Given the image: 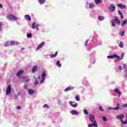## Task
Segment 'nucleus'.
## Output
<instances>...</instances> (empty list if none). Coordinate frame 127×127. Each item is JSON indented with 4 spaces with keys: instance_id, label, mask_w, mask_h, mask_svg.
Wrapping results in <instances>:
<instances>
[{
    "instance_id": "obj_39",
    "label": "nucleus",
    "mask_w": 127,
    "mask_h": 127,
    "mask_svg": "<svg viewBox=\"0 0 127 127\" xmlns=\"http://www.w3.org/2000/svg\"><path fill=\"white\" fill-rule=\"evenodd\" d=\"M112 25L113 26H116V24L115 23V20H113V21L112 22Z\"/></svg>"
},
{
    "instance_id": "obj_30",
    "label": "nucleus",
    "mask_w": 127,
    "mask_h": 127,
    "mask_svg": "<svg viewBox=\"0 0 127 127\" xmlns=\"http://www.w3.org/2000/svg\"><path fill=\"white\" fill-rule=\"evenodd\" d=\"M119 47L120 48H124V43L123 42H121L119 44Z\"/></svg>"
},
{
    "instance_id": "obj_22",
    "label": "nucleus",
    "mask_w": 127,
    "mask_h": 127,
    "mask_svg": "<svg viewBox=\"0 0 127 127\" xmlns=\"http://www.w3.org/2000/svg\"><path fill=\"white\" fill-rule=\"evenodd\" d=\"M118 6L120 8H126L127 6L125 5H122V4H118Z\"/></svg>"
},
{
    "instance_id": "obj_37",
    "label": "nucleus",
    "mask_w": 127,
    "mask_h": 127,
    "mask_svg": "<svg viewBox=\"0 0 127 127\" xmlns=\"http://www.w3.org/2000/svg\"><path fill=\"white\" fill-rule=\"evenodd\" d=\"M95 1L96 2V3H100L102 2L101 0H95Z\"/></svg>"
},
{
    "instance_id": "obj_50",
    "label": "nucleus",
    "mask_w": 127,
    "mask_h": 127,
    "mask_svg": "<svg viewBox=\"0 0 127 127\" xmlns=\"http://www.w3.org/2000/svg\"><path fill=\"white\" fill-rule=\"evenodd\" d=\"M2 7H3V6L2 5V4L0 3V8H2Z\"/></svg>"
},
{
    "instance_id": "obj_4",
    "label": "nucleus",
    "mask_w": 127,
    "mask_h": 127,
    "mask_svg": "<svg viewBox=\"0 0 127 127\" xmlns=\"http://www.w3.org/2000/svg\"><path fill=\"white\" fill-rule=\"evenodd\" d=\"M11 93V85H9L6 90V95L7 96Z\"/></svg>"
},
{
    "instance_id": "obj_5",
    "label": "nucleus",
    "mask_w": 127,
    "mask_h": 127,
    "mask_svg": "<svg viewBox=\"0 0 127 127\" xmlns=\"http://www.w3.org/2000/svg\"><path fill=\"white\" fill-rule=\"evenodd\" d=\"M89 120L91 123H94V122H96L95 121V116H94L92 114H90L89 115Z\"/></svg>"
},
{
    "instance_id": "obj_3",
    "label": "nucleus",
    "mask_w": 127,
    "mask_h": 127,
    "mask_svg": "<svg viewBox=\"0 0 127 127\" xmlns=\"http://www.w3.org/2000/svg\"><path fill=\"white\" fill-rule=\"evenodd\" d=\"M46 77V72L45 71H43L42 74V80L40 82L41 84H42L44 81H45V78Z\"/></svg>"
},
{
    "instance_id": "obj_20",
    "label": "nucleus",
    "mask_w": 127,
    "mask_h": 127,
    "mask_svg": "<svg viewBox=\"0 0 127 127\" xmlns=\"http://www.w3.org/2000/svg\"><path fill=\"white\" fill-rule=\"evenodd\" d=\"M70 113L71 114V115H72L73 116L74 115H78V112H77V111H75V110H72L70 112Z\"/></svg>"
},
{
    "instance_id": "obj_55",
    "label": "nucleus",
    "mask_w": 127,
    "mask_h": 127,
    "mask_svg": "<svg viewBox=\"0 0 127 127\" xmlns=\"http://www.w3.org/2000/svg\"><path fill=\"white\" fill-rule=\"evenodd\" d=\"M120 120H121V122L123 123V122H124V121L123 120V119H120Z\"/></svg>"
},
{
    "instance_id": "obj_34",
    "label": "nucleus",
    "mask_w": 127,
    "mask_h": 127,
    "mask_svg": "<svg viewBox=\"0 0 127 127\" xmlns=\"http://www.w3.org/2000/svg\"><path fill=\"white\" fill-rule=\"evenodd\" d=\"M35 86H36L37 85H38L39 83H38V79H36L35 82L34 83Z\"/></svg>"
},
{
    "instance_id": "obj_13",
    "label": "nucleus",
    "mask_w": 127,
    "mask_h": 127,
    "mask_svg": "<svg viewBox=\"0 0 127 127\" xmlns=\"http://www.w3.org/2000/svg\"><path fill=\"white\" fill-rule=\"evenodd\" d=\"M114 92L115 93H116L117 94H119V97H121V95H122V92H121V91H120V90H119V89L116 88L114 90Z\"/></svg>"
},
{
    "instance_id": "obj_24",
    "label": "nucleus",
    "mask_w": 127,
    "mask_h": 127,
    "mask_svg": "<svg viewBox=\"0 0 127 127\" xmlns=\"http://www.w3.org/2000/svg\"><path fill=\"white\" fill-rule=\"evenodd\" d=\"M36 28V23H35V22H34L32 24V28H33V29H35Z\"/></svg>"
},
{
    "instance_id": "obj_45",
    "label": "nucleus",
    "mask_w": 127,
    "mask_h": 127,
    "mask_svg": "<svg viewBox=\"0 0 127 127\" xmlns=\"http://www.w3.org/2000/svg\"><path fill=\"white\" fill-rule=\"evenodd\" d=\"M125 35V31H123L122 33H121V36H124Z\"/></svg>"
},
{
    "instance_id": "obj_6",
    "label": "nucleus",
    "mask_w": 127,
    "mask_h": 127,
    "mask_svg": "<svg viewBox=\"0 0 127 127\" xmlns=\"http://www.w3.org/2000/svg\"><path fill=\"white\" fill-rule=\"evenodd\" d=\"M69 104L73 108H77V107H78V104L77 103L75 104V102H74L73 101L69 102Z\"/></svg>"
},
{
    "instance_id": "obj_28",
    "label": "nucleus",
    "mask_w": 127,
    "mask_h": 127,
    "mask_svg": "<svg viewBox=\"0 0 127 127\" xmlns=\"http://www.w3.org/2000/svg\"><path fill=\"white\" fill-rule=\"evenodd\" d=\"M94 7H95V4L92 3H89V8H94Z\"/></svg>"
},
{
    "instance_id": "obj_11",
    "label": "nucleus",
    "mask_w": 127,
    "mask_h": 127,
    "mask_svg": "<svg viewBox=\"0 0 127 127\" xmlns=\"http://www.w3.org/2000/svg\"><path fill=\"white\" fill-rule=\"evenodd\" d=\"M89 127H98V124H97L96 121H94V123L92 124L91 125H88Z\"/></svg>"
},
{
    "instance_id": "obj_33",
    "label": "nucleus",
    "mask_w": 127,
    "mask_h": 127,
    "mask_svg": "<svg viewBox=\"0 0 127 127\" xmlns=\"http://www.w3.org/2000/svg\"><path fill=\"white\" fill-rule=\"evenodd\" d=\"M27 37L28 38H31L32 37V34H31V33L27 34Z\"/></svg>"
},
{
    "instance_id": "obj_14",
    "label": "nucleus",
    "mask_w": 127,
    "mask_h": 127,
    "mask_svg": "<svg viewBox=\"0 0 127 127\" xmlns=\"http://www.w3.org/2000/svg\"><path fill=\"white\" fill-rule=\"evenodd\" d=\"M115 19L114 20V21H115V22H116V23H117V24L118 25L121 24V21L119 20V19L118 18V17L115 16Z\"/></svg>"
},
{
    "instance_id": "obj_7",
    "label": "nucleus",
    "mask_w": 127,
    "mask_h": 127,
    "mask_svg": "<svg viewBox=\"0 0 127 127\" xmlns=\"http://www.w3.org/2000/svg\"><path fill=\"white\" fill-rule=\"evenodd\" d=\"M109 110H116L118 111V110L120 109V104L118 103L117 104V107L115 108H112V107H109L108 108Z\"/></svg>"
},
{
    "instance_id": "obj_46",
    "label": "nucleus",
    "mask_w": 127,
    "mask_h": 127,
    "mask_svg": "<svg viewBox=\"0 0 127 127\" xmlns=\"http://www.w3.org/2000/svg\"><path fill=\"white\" fill-rule=\"evenodd\" d=\"M21 78L22 79H26V78H27V76H21Z\"/></svg>"
},
{
    "instance_id": "obj_54",
    "label": "nucleus",
    "mask_w": 127,
    "mask_h": 127,
    "mask_svg": "<svg viewBox=\"0 0 127 127\" xmlns=\"http://www.w3.org/2000/svg\"><path fill=\"white\" fill-rule=\"evenodd\" d=\"M119 70H122V66L121 65L119 66Z\"/></svg>"
},
{
    "instance_id": "obj_38",
    "label": "nucleus",
    "mask_w": 127,
    "mask_h": 127,
    "mask_svg": "<svg viewBox=\"0 0 127 127\" xmlns=\"http://www.w3.org/2000/svg\"><path fill=\"white\" fill-rule=\"evenodd\" d=\"M2 25H3V24H2V22H0V31H1L2 29Z\"/></svg>"
},
{
    "instance_id": "obj_42",
    "label": "nucleus",
    "mask_w": 127,
    "mask_h": 127,
    "mask_svg": "<svg viewBox=\"0 0 127 127\" xmlns=\"http://www.w3.org/2000/svg\"><path fill=\"white\" fill-rule=\"evenodd\" d=\"M116 58H117V59L118 60H120V59H121V57H120V56H117V55H116Z\"/></svg>"
},
{
    "instance_id": "obj_23",
    "label": "nucleus",
    "mask_w": 127,
    "mask_h": 127,
    "mask_svg": "<svg viewBox=\"0 0 127 127\" xmlns=\"http://www.w3.org/2000/svg\"><path fill=\"white\" fill-rule=\"evenodd\" d=\"M127 24V20H124L123 23L121 24L122 26H124L125 25H126Z\"/></svg>"
},
{
    "instance_id": "obj_41",
    "label": "nucleus",
    "mask_w": 127,
    "mask_h": 127,
    "mask_svg": "<svg viewBox=\"0 0 127 127\" xmlns=\"http://www.w3.org/2000/svg\"><path fill=\"white\" fill-rule=\"evenodd\" d=\"M102 119H103V120L104 121V122H107V118H106V117H102Z\"/></svg>"
},
{
    "instance_id": "obj_53",
    "label": "nucleus",
    "mask_w": 127,
    "mask_h": 127,
    "mask_svg": "<svg viewBox=\"0 0 127 127\" xmlns=\"http://www.w3.org/2000/svg\"><path fill=\"white\" fill-rule=\"evenodd\" d=\"M24 88H25V89H26V88H27V85H25L24 86Z\"/></svg>"
},
{
    "instance_id": "obj_36",
    "label": "nucleus",
    "mask_w": 127,
    "mask_h": 127,
    "mask_svg": "<svg viewBox=\"0 0 127 127\" xmlns=\"http://www.w3.org/2000/svg\"><path fill=\"white\" fill-rule=\"evenodd\" d=\"M43 108H44V109H45V108L49 109V106H48V105H47V104H45V105L43 106Z\"/></svg>"
},
{
    "instance_id": "obj_43",
    "label": "nucleus",
    "mask_w": 127,
    "mask_h": 127,
    "mask_svg": "<svg viewBox=\"0 0 127 127\" xmlns=\"http://www.w3.org/2000/svg\"><path fill=\"white\" fill-rule=\"evenodd\" d=\"M29 81H30V79H27L25 81V83L26 84V83H27V82H29Z\"/></svg>"
},
{
    "instance_id": "obj_12",
    "label": "nucleus",
    "mask_w": 127,
    "mask_h": 127,
    "mask_svg": "<svg viewBox=\"0 0 127 127\" xmlns=\"http://www.w3.org/2000/svg\"><path fill=\"white\" fill-rule=\"evenodd\" d=\"M25 19H26V20H28V21H31V17H30V15H25Z\"/></svg>"
},
{
    "instance_id": "obj_19",
    "label": "nucleus",
    "mask_w": 127,
    "mask_h": 127,
    "mask_svg": "<svg viewBox=\"0 0 127 127\" xmlns=\"http://www.w3.org/2000/svg\"><path fill=\"white\" fill-rule=\"evenodd\" d=\"M28 93L29 95H32L34 94V91L32 89H29L28 90Z\"/></svg>"
},
{
    "instance_id": "obj_17",
    "label": "nucleus",
    "mask_w": 127,
    "mask_h": 127,
    "mask_svg": "<svg viewBox=\"0 0 127 127\" xmlns=\"http://www.w3.org/2000/svg\"><path fill=\"white\" fill-rule=\"evenodd\" d=\"M22 73H23V70H20L19 71H18V72L17 73V77H20V76L21 75V74H22Z\"/></svg>"
},
{
    "instance_id": "obj_32",
    "label": "nucleus",
    "mask_w": 127,
    "mask_h": 127,
    "mask_svg": "<svg viewBox=\"0 0 127 127\" xmlns=\"http://www.w3.org/2000/svg\"><path fill=\"white\" fill-rule=\"evenodd\" d=\"M75 100L79 102L80 101V96L79 95H76L75 96Z\"/></svg>"
},
{
    "instance_id": "obj_8",
    "label": "nucleus",
    "mask_w": 127,
    "mask_h": 127,
    "mask_svg": "<svg viewBox=\"0 0 127 127\" xmlns=\"http://www.w3.org/2000/svg\"><path fill=\"white\" fill-rule=\"evenodd\" d=\"M72 90H74V87L69 86L64 89V92H68V91H72Z\"/></svg>"
},
{
    "instance_id": "obj_44",
    "label": "nucleus",
    "mask_w": 127,
    "mask_h": 127,
    "mask_svg": "<svg viewBox=\"0 0 127 127\" xmlns=\"http://www.w3.org/2000/svg\"><path fill=\"white\" fill-rule=\"evenodd\" d=\"M99 109H100V111H101L102 112H104V109L102 108V107L100 106V107H99Z\"/></svg>"
},
{
    "instance_id": "obj_25",
    "label": "nucleus",
    "mask_w": 127,
    "mask_h": 127,
    "mask_svg": "<svg viewBox=\"0 0 127 127\" xmlns=\"http://www.w3.org/2000/svg\"><path fill=\"white\" fill-rule=\"evenodd\" d=\"M56 65H57V66L58 67H59V68H61L62 65H61V64H60V61H58L57 62Z\"/></svg>"
},
{
    "instance_id": "obj_26",
    "label": "nucleus",
    "mask_w": 127,
    "mask_h": 127,
    "mask_svg": "<svg viewBox=\"0 0 127 127\" xmlns=\"http://www.w3.org/2000/svg\"><path fill=\"white\" fill-rule=\"evenodd\" d=\"M98 19L100 21L104 20V19H105V17L103 16H98Z\"/></svg>"
},
{
    "instance_id": "obj_49",
    "label": "nucleus",
    "mask_w": 127,
    "mask_h": 127,
    "mask_svg": "<svg viewBox=\"0 0 127 127\" xmlns=\"http://www.w3.org/2000/svg\"><path fill=\"white\" fill-rule=\"evenodd\" d=\"M123 67H124V69H126V68H127V65H126V64H123Z\"/></svg>"
},
{
    "instance_id": "obj_9",
    "label": "nucleus",
    "mask_w": 127,
    "mask_h": 127,
    "mask_svg": "<svg viewBox=\"0 0 127 127\" xmlns=\"http://www.w3.org/2000/svg\"><path fill=\"white\" fill-rule=\"evenodd\" d=\"M44 43H45V42H43L41 44H40L39 45V46L37 47L36 51H37L38 50H39V49H40V48L43 47L44 46Z\"/></svg>"
},
{
    "instance_id": "obj_2",
    "label": "nucleus",
    "mask_w": 127,
    "mask_h": 127,
    "mask_svg": "<svg viewBox=\"0 0 127 127\" xmlns=\"http://www.w3.org/2000/svg\"><path fill=\"white\" fill-rule=\"evenodd\" d=\"M108 10L111 12H114L116 10V6L114 4H111L110 6L108 7Z\"/></svg>"
},
{
    "instance_id": "obj_1",
    "label": "nucleus",
    "mask_w": 127,
    "mask_h": 127,
    "mask_svg": "<svg viewBox=\"0 0 127 127\" xmlns=\"http://www.w3.org/2000/svg\"><path fill=\"white\" fill-rule=\"evenodd\" d=\"M7 18L9 20H17L18 19V18L13 16L12 14L8 15Z\"/></svg>"
},
{
    "instance_id": "obj_10",
    "label": "nucleus",
    "mask_w": 127,
    "mask_h": 127,
    "mask_svg": "<svg viewBox=\"0 0 127 127\" xmlns=\"http://www.w3.org/2000/svg\"><path fill=\"white\" fill-rule=\"evenodd\" d=\"M18 44H19V43L16 41H11L9 43V45L12 46V45H18Z\"/></svg>"
},
{
    "instance_id": "obj_21",
    "label": "nucleus",
    "mask_w": 127,
    "mask_h": 127,
    "mask_svg": "<svg viewBox=\"0 0 127 127\" xmlns=\"http://www.w3.org/2000/svg\"><path fill=\"white\" fill-rule=\"evenodd\" d=\"M124 115L123 114H121L120 116H117V119H118V120H122V119H124Z\"/></svg>"
},
{
    "instance_id": "obj_31",
    "label": "nucleus",
    "mask_w": 127,
    "mask_h": 127,
    "mask_svg": "<svg viewBox=\"0 0 127 127\" xmlns=\"http://www.w3.org/2000/svg\"><path fill=\"white\" fill-rule=\"evenodd\" d=\"M9 42L8 41L6 42L4 44L5 47H7L9 46Z\"/></svg>"
},
{
    "instance_id": "obj_29",
    "label": "nucleus",
    "mask_w": 127,
    "mask_h": 127,
    "mask_svg": "<svg viewBox=\"0 0 127 127\" xmlns=\"http://www.w3.org/2000/svg\"><path fill=\"white\" fill-rule=\"evenodd\" d=\"M118 13L121 15V18H124V15H123V13L121 12V10H118Z\"/></svg>"
},
{
    "instance_id": "obj_57",
    "label": "nucleus",
    "mask_w": 127,
    "mask_h": 127,
    "mask_svg": "<svg viewBox=\"0 0 127 127\" xmlns=\"http://www.w3.org/2000/svg\"><path fill=\"white\" fill-rule=\"evenodd\" d=\"M40 79V77H39V79Z\"/></svg>"
},
{
    "instance_id": "obj_40",
    "label": "nucleus",
    "mask_w": 127,
    "mask_h": 127,
    "mask_svg": "<svg viewBox=\"0 0 127 127\" xmlns=\"http://www.w3.org/2000/svg\"><path fill=\"white\" fill-rule=\"evenodd\" d=\"M89 39L86 40V42L85 43V46H88V42H89Z\"/></svg>"
},
{
    "instance_id": "obj_35",
    "label": "nucleus",
    "mask_w": 127,
    "mask_h": 127,
    "mask_svg": "<svg viewBox=\"0 0 127 127\" xmlns=\"http://www.w3.org/2000/svg\"><path fill=\"white\" fill-rule=\"evenodd\" d=\"M84 114H85V115H89V112H88V111L86 109H84Z\"/></svg>"
},
{
    "instance_id": "obj_47",
    "label": "nucleus",
    "mask_w": 127,
    "mask_h": 127,
    "mask_svg": "<svg viewBox=\"0 0 127 127\" xmlns=\"http://www.w3.org/2000/svg\"><path fill=\"white\" fill-rule=\"evenodd\" d=\"M38 25H39V24H37L36 26V28L37 29V30H39V29L38 28Z\"/></svg>"
},
{
    "instance_id": "obj_56",
    "label": "nucleus",
    "mask_w": 127,
    "mask_h": 127,
    "mask_svg": "<svg viewBox=\"0 0 127 127\" xmlns=\"http://www.w3.org/2000/svg\"><path fill=\"white\" fill-rule=\"evenodd\" d=\"M125 77H127V74H126V75H125Z\"/></svg>"
},
{
    "instance_id": "obj_51",
    "label": "nucleus",
    "mask_w": 127,
    "mask_h": 127,
    "mask_svg": "<svg viewBox=\"0 0 127 127\" xmlns=\"http://www.w3.org/2000/svg\"><path fill=\"white\" fill-rule=\"evenodd\" d=\"M123 106L125 107V108H127V104H125L123 105Z\"/></svg>"
},
{
    "instance_id": "obj_16",
    "label": "nucleus",
    "mask_w": 127,
    "mask_h": 127,
    "mask_svg": "<svg viewBox=\"0 0 127 127\" xmlns=\"http://www.w3.org/2000/svg\"><path fill=\"white\" fill-rule=\"evenodd\" d=\"M116 57H117V54H114L112 56H108L107 58H108V59H115V58H116Z\"/></svg>"
},
{
    "instance_id": "obj_15",
    "label": "nucleus",
    "mask_w": 127,
    "mask_h": 127,
    "mask_svg": "<svg viewBox=\"0 0 127 127\" xmlns=\"http://www.w3.org/2000/svg\"><path fill=\"white\" fill-rule=\"evenodd\" d=\"M57 55H58V52H56L54 54L50 55V57H51V58H55Z\"/></svg>"
},
{
    "instance_id": "obj_27",
    "label": "nucleus",
    "mask_w": 127,
    "mask_h": 127,
    "mask_svg": "<svg viewBox=\"0 0 127 127\" xmlns=\"http://www.w3.org/2000/svg\"><path fill=\"white\" fill-rule=\"evenodd\" d=\"M45 1H46V0H39V2L40 3V4H43V3H45Z\"/></svg>"
},
{
    "instance_id": "obj_18",
    "label": "nucleus",
    "mask_w": 127,
    "mask_h": 127,
    "mask_svg": "<svg viewBox=\"0 0 127 127\" xmlns=\"http://www.w3.org/2000/svg\"><path fill=\"white\" fill-rule=\"evenodd\" d=\"M32 71L33 73H35L37 71V65L33 66Z\"/></svg>"
},
{
    "instance_id": "obj_48",
    "label": "nucleus",
    "mask_w": 127,
    "mask_h": 127,
    "mask_svg": "<svg viewBox=\"0 0 127 127\" xmlns=\"http://www.w3.org/2000/svg\"><path fill=\"white\" fill-rule=\"evenodd\" d=\"M21 109V107L20 106H17V110H20Z\"/></svg>"
},
{
    "instance_id": "obj_52",
    "label": "nucleus",
    "mask_w": 127,
    "mask_h": 127,
    "mask_svg": "<svg viewBox=\"0 0 127 127\" xmlns=\"http://www.w3.org/2000/svg\"><path fill=\"white\" fill-rule=\"evenodd\" d=\"M122 124H124V125H127V122H123V123Z\"/></svg>"
}]
</instances>
